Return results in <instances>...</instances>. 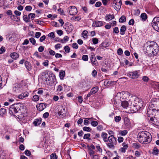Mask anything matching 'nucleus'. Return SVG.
<instances>
[{
	"label": "nucleus",
	"instance_id": "nucleus-31",
	"mask_svg": "<svg viewBox=\"0 0 159 159\" xmlns=\"http://www.w3.org/2000/svg\"><path fill=\"white\" fill-rule=\"evenodd\" d=\"M126 20V18L124 16H122L119 20V22L120 23L125 22Z\"/></svg>",
	"mask_w": 159,
	"mask_h": 159
},
{
	"label": "nucleus",
	"instance_id": "nucleus-9",
	"mask_svg": "<svg viewBox=\"0 0 159 159\" xmlns=\"http://www.w3.org/2000/svg\"><path fill=\"white\" fill-rule=\"evenodd\" d=\"M121 5V0H114L112 6L116 10L118 11L120 8Z\"/></svg>",
	"mask_w": 159,
	"mask_h": 159
},
{
	"label": "nucleus",
	"instance_id": "nucleus-32",
	"mask_svg": "<svg viewBox=\"0 0 159 159\" xmlns=\"http://www.w3.org/2000/svg\"><path fill=\"white\" fill-rule=\"evenodd\" d=\"M50 77H51L50 76L48 77L45 76V78L44 79V80L47 83L50 84V82H52Z\"/></svg>",
	"mask_w": 159,
	"mask_h": 159
},
{
	"label": "nucleus",
	"instance_id": "nucleus-54",
	"mask_svg": "<svg viewBox=\"0 0 159 159\" xmlns=\"http://www.w3.org/2000/svg\"><path fill=\"white\" fill-rule=\"evenodd\" d=\"M90 135V134H85L84 135V139H88Z\"/></svg>",
	"mask_w": 159,
	"mask_h": 159
},
{
	"label": "nucleus",
	"instance_id": "nucleus-26",
	"mask_svg": "<svg viewBox=\"0 0 159 159\" xmlns=\"http://www.w3.org/2000/svg\"><path fill=\"white\" fill-rule=\"evenodd\" d=\"M119 134L122 136L125 135L128 133V131L126 130H120L119 131Z\"/></svg>",
	"mask_w": 159,
	"mask_h": 159
},
{
	"label": "nucleus",
	"instance_id": "nucleus-41",
	"mask_svg": "<svg viewBox=\"0 0 159 159\" xmlns=\"http://www.w3.org/2000/svg\"><path fill=\"white\" fill-rule=\"evenodd\" d=\"M121 118L120 116H116L115 118V120L117 122H119L121 120Z\"/></svg>",
	"mask_w": 159,
	"mask_h": 159
},
{
	"label": "nucleus",
	"instance_id": "nucleus-40",
	"mask_svg": "<svg viewBox=\"0 0 159 159\" xmlns=\"http://www.w3.org/2000/svg\"><path fill=\"white\" fill-rule=\"evenodd\" d=\"M82 59L85 61H87L88 60V55H84L82 56Z\"/></svg>",
	"mask_w": 159,
	"mask_h": 159
},
{
	"label": "nucleus",
	"instance_id": "nucleus-50",
	"mask_svg": "<svg viewBox=\"0 0 159 159\" xmlns=\"http://www.w3.org/2000/svg\"><path fill=\"white\" fill-rule=\"evenodd\" d=\"M113 32L115 33V34H118L119 32V30L118 29V28L117 27H116L113 28Z\"/></svg>",
	"mask_w": 159,
	"mask_h": 159
},
{
	"label": "nucleus",
	"instance_id": "nucleus-60",
	"mask_svg": "<svg viewBox=\"0 0 159 159\" xmlns=\"http://www.w3.org/2000/svg\"><path fill=\"white\" fill-rule=\"evenodd\" d=\"M25 9L27 11H30L32 9V7L30 6H27L25 7Z\"/></svg>",
	"mask_w": 159,
	"mask_h": 159
},
{
	"label": "nucleus",
	"instance_id": "nucleus-59",
	"mask_svg": "<svg viewBox=\"0 0 159 159\" xmlns=\"http://www.w3.org/2000/svg\"><path fill=\"white\" fill-rule=\"evenodd\" d=\"M72 47L74 48L77 49L78 48V46L76 43H73Z\"/></svg>",
	"mask_w": 159,
	"mask_h": 159
},
{
	"label": "nucleus",
	"instance_id": "nucleus-44",
	"mask_svg": "<svg viewBox=\"0 0 159 159\" xmlns=\"http://www.w3.org/2000/svg\"><path fill=\"white\" fill-rule=\"evenodd\" d=\"M83 129L84 131L88 132H89L91 130V129L89 127H84L83 128Z\"/></svg>",
	"mask_w": 159,
	"mask_h": 159
},
{
	"label": "nucleus",
	"instance_id": "nucleus-28",
	"mask_svg": "<svg viewBox=\"0 0 159 159\" xmlns=\"http://www.w3.org/2000/svg\"><path fill=\"white\" fill-rule=\"evenodd\" d=\"M98 90V88L97 86L94 87L90 91L93 94L96 93Z\"/></svg>",
	"mask_w": 159,
	"mask_h": 159
},
{
	"label": "nucleus",
	"instance_id": "nucleus-8",
	"mask_svg": "<svg viewBox=\"0 0 159 159\" xmlns=\"http://www.w3.org/2000/svg\"><path fill=\"white\" fill-rule=\"evenodd\" d=\"M152 24L154 29L159 32V17H155L152 21Z\"/></svg>",
	"mask_w": 159,
	"mask_h": 159
},
{
	"label": "nucleus",
	"instance_id": "nucleus-12",
	"mask_svg": "<svg viewBox=\"0 0 159 159\" xmlns=\"http://www.w3.org/2000/svg\"><path fill=\"white\" fill-rule=\"evenodd\" d=\"M152 111L154 112L155 113V116L159 117V109H156V108H154L152 109L148 107L147 111V114H148L149 115L150 113Z\"/></svg>",
	"mask_w": 159,
	"mask_h": 159
},
{
	"label": "nucleus",
	"instance_id": "nucleus-39",
	"mask_svg": "<svg viewBox=\"0 0 159 159\" xmlns=\"http://www.w3.org/2000/svg\"><path fill=\"white\" fill-rule=\"evenodd\" d=\"M30 42L33 44L34 45L36 43V40L34 38H31L29 39Z\"/></svg>",
	"mask_w": 159,
	"mask_h": 159
},
{
	"label": "nucleus",
	"instance_id": "nucleus-21",
	"mask_svg": "<svg viewBox=\"0 0 159 159\" xmlns=\"http://www.w3.org/2000/svg\"><path fill=\"white\" fill-rule=\"evenodd\" d=\"M28 93H24L21 94L18 96V98L19 99H22L25 98L28 96Z\"/></svg>",
	"mask_w": 159,
	"mask_h": 159
},
{
	"label": "nucleus",
	"instance_id": "nucleus-62",
	"mask_svg": "<svg viewBox=\"0 0 159 159\" xmlns=\"http://www.w3.org/2000/svg\"><path fill=\"white\" fill-rule=\"evenodd\" d=\"M92 65L93 66H96L98 65V63L97 62V60H94L93 61H91Z\"/></svg>",
	"mask_w": 159,
	"mask_h": 159
},
{
	"label": "nucleus",
	"instance_id": "nucleus-22",
	"mask_svg": "<svg viewBox=\"0 0 159 159\" xmlns=\"http://www.w3.org/2000/svg\"><path fill=\"white\" fill-rule=\"evenodd\" d=\"M41 120L42 119L41 118L36 119L33 122V124L35 126H38L41 123Z\"/></svg>",
	"mask_w": 159,
	"mask_h": 159
},
{
	"label": "nucleus",
	"instance_id": "nucleus-18",
	"mask_svg": "<svg viewBox=\"0 0 159 159\" xmlns=\"http://www.w3.org/2000/svg\"><path fill=\"white\" fill-rule=\"evenodd\" d=\"M46 107L45 104L43 103H40L37 106V109L40 111L43 110Z\"/></svg>",
	"mask_w": 159,
	"mask_h": 159
},
{
	"label": "nucleus",
	"instance_id": "nucleus-19",
	"mask_svg": "<svg viewBox=\"0 0 159 159\" xmlns=\"http://www.w3.org/2000/svg\"><path fill=\"white\" fill-rule=\"evenodd\" d=\"M114 17V16L113 15L107 14L105 16V20L107 21H110L113 19Z\"/></svg>",
	"mask_w": 159,
	"mask_h": 159
},
{
	"label": "nucleus",
	"instance_id": "nucleus-30",
	"mask_svg": "<svg viewBox=\"0 0 159 159\" xmlns=\"http://www.w3.org/2000/svg\"><path fill=\"white\" fill-rule=\"evenodd\" d=\"M13 90L16 93H19L20 91V88L18 84H16V85L13 88Z\"/></svg>",
	"mask_w": 159,
	"mask_h": 159
},
{
	"label": "nucleus",
	"instance_id": "nucleus-29",
	"mask_svg": "<svg viewBox=\"0 0 159 159\" xmlns=\"http://www.w3.org/2000/svg\"><path fill=\"white\" fill-rule=\"evenodd\" d=\"M65 75V72L64 71L62 70L59 73V77L61 80H63Z\"/></svg>",
	"mask_w": 159,
	"mask_h": 159
},
{
	"label": "nucleus",
	"instance_id": "nucleus-7",
	"mask_svg": "<svg viewBox=\"0 0 159 159\" xmlns=\"http://www.w3.org/2000/svg\"><path fill=\"white\" fill-rule=\"evenodd\" d=\"M57 107L58 109V114L62 118L65 116L67 112L66 108L61 105L58 106Z\"/></svg>",
	"mask_w": 159,
	"mask_h": 159
},
{
	"label": "nucleus",
	"instance_id": "nucleus-45",
	"mask_svg": "<svg viewBox=\"0 0 159 159\" xmlns=\"http://www.w3.org/2000/svg\"><path fill=\"white\" fill-rule=\"evenodd\" d=\"M98 123L96 121H93L91 123V125L93 126H96L98 125Z\"/></svg>",
	"mask_w": 159,
	"mask_h": 159
},
{
	"label": "nucleus",
	"instance_id": "nucleus-38",
	"mask_svg": "<svg viewBox=\"0 0 159 159\" xmlns=\"http://www.w3.org/2000/svg\"><path fill=\"white\" fill-rule=\"evenodd\" d=\"M83 37L84 38H86L88 36V31L86 30H84L83 32Z\"/></svg>",
	"mask_w": 159,
	"mask_h": 159
},
{
	"label": "nucleus",
	"instance_id": "nucleus-25",
	"mask_svg": "<svg viewBox=\"0 0 159 159\" xmlns=\"http://www.w3.org/2000/svg\"><path fill=\"white\" fill-rule=\"evenodd\" d=\"M11 57L14 59H16L19 57V55L16 52H14L11 54Z\"/></svg>",
	"mask_w": 159,
	"mask_h": 159
},
{
	"label": "nucleus",
	"instance_id": "nucleus-64",
	"mask_svg": "<svg viewBox=\"0 0 159 159\" xmlns=\"http://www.w3.org/2000/svg\"><path fill=\"white\" fill-rule=\"evenodd\" d=\"M62 87L60 85H58L57 88V91L58 92H61L62 91Z\"/></svg>",
	"mask_w": 159,
	"mask_h": 159
},
{
	"label": "nucleus",
	"instance_id": "nucleus-57",
	"mask_svg": "<svg viewBox=\"0 0 159 159\" xmlns=\"http://www.w3.org/2000/svg\"><path fill=\"white\" fill-rule=\"evenodd\" d=\"M78 101L80 103H81L83 102V98L81 96H80L78 97Z\"/></svg>",
	"mask_w": 159,
	"mask_h": 159
},
{
	"label": "nucleus",
	"instance_id": "nucleus-13",
	"mask_svg": "<svg viewBox=\"0 0 159 159\" xmlns=\"http://www.w3.org/2000/svg\"><path fill=\"white\" fill-rule=\"evenodd\" d=\"M155 107L156 109L159 108V99H155L151 103H150L148 107Z\"/></svg>",
	"mask_w": 159,
	"mask_h": 159
},
{
	"label": "nucleus",
	"instance_id": "nucleus-3",
	"mask_svg": "<svg viewBox=\"0 0 159 159\" xmlns=\"http://www.w3.org/2000/svg\"><path fill=\"white\" fill-rule=\"evenodd\" d=\"M138 140L141 143L150 142L151 140V137L150 133L147 131L140 132L137 136Z\"/></svg>",
	"mask_w": 159,
	"mask_h": 159
},
{
	"label": "nucleus",
	"instance_id": "nucleus-58",
	"mask_svg": "<svg viewBox=\"0 0 159 159\" xmlns=\"http://www.w3.org/2000/svg\"><path fill=\"white\" fill-rule=\"evenodd\" d=\"M25 154L27 156H30L31 155V152L28 150H26L25 152Z\"/></svg>",
	"mask_w": 159,
	"mask_h": 159
},
{
	"label": "nucleus",
	"instance_id": "nucleus-5",
	"mask_svg": "<svg viewBox=\"0 0 159 159\" xmlns=\"http://www.w3.org/2000/svg\"><path fill=\"white\" fill-rule=\"evenodd\" d=\"M107 146L110 148L113 149L115 148V146L116 143L117 141L116 138L112 135L109 136L108 138Z\"/></svg>",
	"mask_w": 159,
	"mask_h": 159
},
{
	"label": "nucleus",
	"instance_id": "nucleus-46",
	"mask_svg": "<svg viewBox=\"0 0 159 159\" xmlns=\"http://www.w3.org/2000/svg\"><path fill=\"white\" fill-rule=\"evenodd\" d=\"M64 50L66 52L69 53L70 52V48L68 46H66L64 47Z\"/></svg>",
	"mask_w": 159,
	"mask_h": 159
},
{
	"label": "nucleus",
	"instance_id": "nucleus-27",
	"mask_svg": "<svg viewBox=\"0 0 159 159\" xmlns=\"http://www.w3.org/2000/svg\"><path fill=\"white\" fill-rule=\"evenodd\" d=\"M140 18L143 21H145L147 18V14L145 13H142L140 16Z\"/></svg>",
	"mask_w": 159,
	"mask_h": 159
},
{
	"label": "nucleus",
	"instance_id": "nucleus-15",
	"mask_svg": "<svg viewBox=\"0 0 159 159\" xmlns=\"http://www.w3.org/2000/svg\"><path fill=\"white\" fill-rule=\"evenodd\" d=\"M130 103L129 101L128 102L126 100L123 101L121 102V106L124 108H127V107H130Z\"/></svg>",
	"mask_w": 159,
	"mask_h": 159
},
{
	"label": "nucleus",
	"instance_id": "nucleus-14",
	"mask_svg": "<svg viewBox=\"0 0 159 159\" xmlns=\"http://www.w3.org/2000/svg\"><path fill=\"white\" fill-rule=\"evenodd\" d=\"M159 117H154V118H151L150 121L151 122L157 126H159Z\"/></svg>",
	"mask_w": 159,
	"mask_h": 159
},
{
	"label": "nucleus",
	"instance_id": "nucleus-61",
	"mask_svg": "<svg viewBox=\"0 0 159 159\" xmlns=\"http://www.w3.org/2000/svg\"><path fill=\"white\" fill-rule=\"evenodd\" d=\"M55 47L56 49H58L61 47V46L60 44H57L55 45Z\"/></svg>",
	"mask_w": 159,
	"mask_h": 159
},
{
	"label": "nucleus",
	"instance_id": "nucleus-37",
	"mask_svg": "<svg viewBox=\"0 0 159 159\" xmlns=\"http://www.w3.org/2000/svg\"><path fill=\"white\" fill-rule=\"evenodd\" d=\"M90 59L91 61H93L94 60H96L95 56L93 53L92 52L91 53V56L90 57Z\"/></svg>",
	"mask_w": 159,
	"mask_h": 159
},
{
	"label": "nucleus",
	"instance_id": "nucleus-56",
	"mask_svg": "<svg viewBox=\"0 0 159 159\" xmlns=\"http://www.w3.org/2000/svg\"><path fill=\"white\" fill-rule=\"evenodd\" d=\"M41 35V33L37 32L35 33V37L36 38H39Z\"/></svg>",
	"mask_w": 159,
	"mask_h": 159
},
{
	"label": "nucleus",
	"instance_id": "nucleus-35",
	"mask_svg": "<svg viewBox=\"0 0 159 159\" xmlns=\"http://www.w3.org/2000/svg\"><path fill=\"white\" fill-rule=\"evenodd\" d=\"M132 147L135 149H138L139 148V144L137 143H134L132 144Z\"/></svg>",
	"mask_w": 159,
	"mask_h": 159
},
{
	"label": "nucleus",
	"instance_id": "nucleus-52",
	"mask_svg": "<svg viewBox=\"0 0 159 159\" xmlns=\"http://www.w3.org/2000/svg\"><path fill=\"white\" fill-rule=\"evenodd\" d=\"M48 36L49 37L51 38L52 39H53L55 37V35L54 33L51 32L48 35Z\"/></svg>",
	"mask_w": 159,
	"mask_h": 159
},
{
	"label": "nucleus",
	"instance_id": "nucleus-20",
	"mask_svg": "<svg viewBox=\"0 0 159 159\" xmlns=\"http://www.w3.org/2000/svg\"><path fill=\"white\" fill-rule=\"evenodd\" d=\"M101 136L104 142H108L107 134V133L102 132L101 134Z\"/></svg>",
	"mask_w": 159,
	"mask_h": 159
},
{
	"label": "nucleus",
	"instance_id": "nucleus-42",
	"mask_svg": "<svg viewBox=\"0 0 159 159\" xmlns=\"http://www.w3.org/2000/svg\"><path fill=\"white\" fill-rule=\"evenodd\" d=\"M89 154L90 156H91V157H93V156H94L95 155H94V151L92 150L91 149H89Z\"/></svg>",
	"mask_w": 159,
	"mask_h": 159
},
{
	"label": "nucleus",
	"instance_id": "nucleus-17",
	"mask_svg": "<svg viewBox=\"0 0 159 159\" xmlns=\"http://www.w3.org/2000/svg\"><path fill=\"white\" fill-rule=\"evenodd\" d=\"M122 146L123 147L119 149V151L121 152L124 153L125 152L127 149L128 148V145L126 143H122Z\"/></svg>",
	"mask_w": 159,
	"mask_h": 159
},
{
	"label": "nucleus",
	"instance_id": "nucleus-16",
	"mask_svg": "<svg viewBox=\"0 0 159 159\" xmlns=\"http://www.w3.org/2000/svg\"><path fill=\"white\" fill-rule=\"evenodd\" d=\"M103 25V22L101 21H95L92 24V27H98L101 26Z\"/></svg>",
	"mask_w": 159,
	"mask_h": 159
},
{
	"label": "nucleus",
	"instance_id": "nucleus-6",
	"mask_svg": "<svg viewBox=\"0 0 159 159\" xmlns=\"http://www.w3.org/2000/svg\"><path fill=\"white\" fill-rule=\"evenodd\" d=\"M20 107L18 104L12 105L10 106L9 109V112L11 115L17 113L20 110Z\"/></svg>",
	"mask_w": 159,
	"mask_h": 159
},
{
	"label": "nucleus",
	"instance_id": "nucleus-48",
	"mask_svg": "<svg viewBox=\"0 0 159 159\" xmlns=\"http://www.w3.org/2000/svg\"><path fill=\"white\" fill-rule=\"evenodd\" d=\"M111 82L109 81L106 80L104 81V84L106 86H108L111 84Z\"/></svg>",
	"mask_w": 159,
	"mask_h": 159
},
{
	"label": "nucleus",
	"instance_id": "nucleus-53",
	"mask_svg": "<svg viewBox=\"0 0 159 159\" xmlns=\"http://www.w3.org/2000/svg\"><path fill=\"white\" fill-rule=\"evenodd\" d=\"M48 62L49 61L48 60H45L44 61L43 63V65L45 66H48Z\"/></svg>",
	"mask_w": 159,
	"mask_h": 159
},
{
	"label": "nucleus",
	"instance_id": "nucleus-2",
	"mask_svg": "<svg viewBox=\"0 0 159 159\" xmlns=\"http://www.w3.org/2000/svg\"><path fill=\"white\" fill-rule=\"evenodd\" d=\"M129 102H131L130 108L134 112L137 111L143 106V101L135 96H131Z\"/></svg>",
	"mask_w": 159,
	"mask_h": 159
},
{
	"label": "nucleus",
	"instance_id": "nucleus-47",
	"mask_svg": "<svg viewBox=\"0 0 159 159\" xmlns=\"http://www.w3.org/2000/svg\"><path fill=\"white\" fill-rule=\"evenodd\" d=\"M158 152V150L156 147L154 148L153 151V153L154 154H157Z\"/></svg>",
	"mask_w": 159,
	"mask_h": 159
},
{
	"label": "nucleus",
	"instance_id": "nucleus-4",
	"mask_svg": "<svg viewBox=\"0 0 159 159\" xmlns=\"http://www.w3.org/2000/svg\"><path fill=\"white\" fill-rule=\"evenodd\" d=\"M132 96L129 92H128L122 91L118 93L115 98V99L117 98V97H120V100H128L130 98L131 96Z\"/></svg>",
	"mask_w": 159,
	"mask_h": 159
},
{
	"label": "nucleus",
	"instance_id": "nucleus-23",
	"mask_svg": "<svg viewBox=\"0 0 159 159\" xmlns=\"http://www.w3.org/2000/svg\"><path fill=\"white\" fill-rule=\"evenodd\" d=\"M126 30V27L125 25H122L120 29V34L121 35H123L125 34V32Z\"/></svg>",
	"mask_w": 159,
	"mask_h": 159
},
{
	"label": "nucleus",
	"instance_id": "nucleus-11",
	"mask_svg": "<svg viewBox=\"0 0 159 159\" xmlns=\"http://www.w3.org/2000/svg\"><path fill=\"white\" fill-rule=\"evenodd\" d=\"M128 76L132 79L137 78L139 76V71H135L133 72H130L128 73Z\"/></svg>",
	"mask_w": 159,
	"mask_h": 159
},
{
	"label": "nucleus",
	"instance_id": "nucleus-24",
	"mask_svg": "<svg viewBox=\"0 0 159 159\" xmlns=\"http://www.w3.org/2000/svg\"><path fill=\"white\" fill-rule=\"evenodd\" d=\"M152 87L159 91V82H154L152 83Z\"/></svg>",
	"mask_w": 159,
	"mask_h": 159
},
{
	"label": "nucleus",
	"instance_id": "nucleus-43",
	"mask_svg": "<svg viewBox=\"0 0 159 159\" xmlns=\"http://www.w3.org/2000/svg\"><path fill=\"white\" fill-rule=\"evenodd\" d=\"M39 99V97L38 95H34L33 97V100L34 101L36 102L38 101Z\"/></svg>",
	"mask_w": 159,
	"mask_h": 159
},
{
	"label": "nucleus",
	"instance_id": "nucleus-1",
	"mask_svg": "<svg viewBox=\"0 0 159 159\" xmlns=\"http://www.w3.org/2000/svg\"><path fill=\"white\" fill-rule=\"evenodd\" d=\"M143 50L144 52L150 57L156 56L159 51L157 44L152 41L147 42L144 44Z\"/></svg>",
	"mask_w": 159,
	"mask_h": 159
},
{
	"label": "nucleus",
	"instance_id": "nucleus-63",
	"mask_svg": "<svg viewBox=\"0 0 159 159\" xmlns=\"http://www.w3.org/2000/svg\"><path fill=\"white\" fill-rule=\"evenodd\" d=\"M46 39V36L45 35H43L41 36L39 39V41L40 42H43Z\"/></svg>",
	"mask_w": 159,
	"mask_h": 159
},
{
	"label": "nucleus",
	"instance_id": "nucleus-49",
	"mask_svg": "<svg viewBox=\"0 0 159 159\" xmlns=\"http://www.w3.org/2000/svg\"><path fill=\"white\" fill-rule=\"evenodd\" d=\"M93 43L94 44H97L98 43V39L97 38H93L92 39Z\"/></svg>",
	"mask_w": 159,
	"mask_h": 159
},
{
	"label": "nucleus",
	"instance_id": "nucleus-55",
	"mask_svg": "<svg viewBox=\"0 0 159 159\" xmlns=\"http://www.w3.org/2000/svg\"><path fill=\"white\" fill-rule=\"evenodd\" d=\"M117 53L118 55H120L123 53V51L122 49L119 48L117 50Z\"/></svg>",
	"mask_w": 159,
	"mask_h": 159
},
{
	"label": "nucleus",
	"instance_id": "nucleus-33",
	"mask_svg": "<svg viewBox=\"0 0 159 159\" xmlns=\"http://www.w3.org/2000/svg\"><path fill=\"white\" fill-rule=\"evenodd\" d=\"M6 112V109L3 108H2L0 109V115L1 116H3L4 114Z\"/></svg>",
	"mask_w": 159,
	"mask_h": 159
},
{
	"label": "nucleus",
	"instance_id": "nucleus-51",
	"mask_svg": "<svg viewBox=\"0 0 159 159\" xmlns=\"http://www.w3.org/2000/svg\"><path fill=\"white\" fill-rule=\"evenodd\" d=\"M28 17L29 19H34L35 17V14L34 13H30L28 15Z\"/></svg>",
	"mask_w": 159,
	"mask_h": 159
},
{
	"label": "nucleus",
	"instance_id": "nucleus-10",
	"mask_svg": "<svg viewBox=\"0 0 159 159\" xmlns=\"http://www.w3.org/2000/svg\"><path fill=\"white\" fill-rule=\"evenodd\" d=\"M67 12L70 15H75L77 13V9L75 6H70L67 9Z\"/></svg>",
	"mask_w": 159,
	"mask_h": 159
},
{
	"label": "nucleus",
	"instance_id": "nucleus-36",
	"mask_svg": "<svg viewBox=\"0 0 159 159\" xmlns=\"http://www.w3.org/2000/svg\"><path fill=\"white\" fill-rule=\"evenodd\" d=\"M57 156L55 153H52L50 155L51 159H57Z\"/></svg>",
	"mask_w": 159,
	"mask_h": 159
},
{
	"label": "nucleus",
	"instance_id": "nucleus-34",
	"mask_svg": "<svg viewBox=\"0 0 159 159\" xmlns=\"http://www.w3.org/2000/svg\"><path fill=\"white\" fill-rule=\"evenodd\" d=\"M23 19L26 22H28L29 21V17H28L27 15H24L23 16Z\"/></svg>",
	"mask_w": 159,
	"mask_h": 159
}]
</instances>
